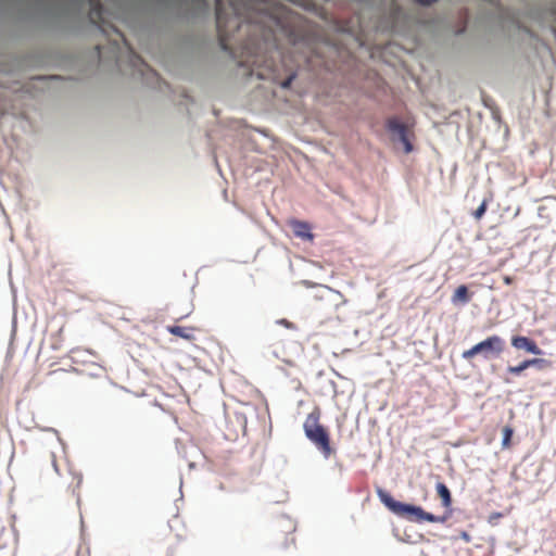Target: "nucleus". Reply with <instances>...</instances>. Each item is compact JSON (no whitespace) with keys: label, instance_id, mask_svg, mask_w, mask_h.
Returning <instances> with one entry per match:
<instances>
[{"label":"nucleus","instance_id":"1","mask_svg":"<svg viewBox=\"0 0 556 556\" xmlns=\"http://www.w3.org/2000/svg\"><path fill=\"white\" fill-rule=\"evenodd\" d=\"M215 14L219 45L225 51L230 49L231 31L239 30L243 23L264 26L275 39L281 36L294 47L304 39L301 17L265 0H216Z\"/></svg>","mask_w":556,"mask_h":556},{"label":"nucleus","instance_id":"2","mask_svg":"<svg viewBox=\"0 0 556 556\" xmlns=\"http://www.w3.org/2000/svg\"><path fill=\"white\" fill-rule=\"evenodd\" d=\"M252 60L247 59L241 63L247 64L251 67L250 74H255L260 79H271L274 81L279 83L282 88H289L296 77V72L293 68L288 70V76L279 80V75L277 70L274 66V62L271 59H266L264 56H260L257 53L251 55Z\"/></svg>","mask_w":556,"mask_h":556},{"label":"nucleus","instance_id":"3","mask_svg":"<svg viewBox=\"0 0 556 556\" xmlns=\"http://www.w3.org/2000/svg\"><path fill=\"white\" fill-rule=\"evenodd\" d=\"M378 495L380 501L395 515L404 517L410 521H429L438 522L439 517L425 511L419 506H414L395 501L388 492L379 490Z\"/></svg>","mask_w":556,"mask_h":556},{"label":"nucleus","instance_id":"4","mask_svg":"<svg viewBox=\"0 0 556 556\" xmlns=\"http://www.w3.org/2000/svg\"><path fill=\"white\" fill-rule=\"evenodd\" d=\"M321 412L315 407L306 417L303 428L307 439L320 451L331 452L328 430L319 422Z\"/></svg>","mask_w":556,"mask_h":556},{"label":"nucleus","instance_id":"5","mask_svg":"<svg viewBox=\"0 0 556 556\" xmlns=\"http://www.w3.org/2000/svg\"><path fill=\"white\" fill-rule=\"evenodd\" d=\"M505 350V341L500 336L493 334L483 341L475 344L469 350L463 352L462 357L466 361L472 359L476 355L481 354L485 359L498 357Z\"/></svg>","mask_w":556,"mask_h":556},{"label":"nucleus","instance_id":"6","mask_svg":"<svg viewBox=\"0 0 556 556\" xmlns=\"http://www.w3.org/2000/svg\"><path fill=\"white\" fill-rule=\"evenodd\" d=\"M511 345L517 350H526L527 352L535 354V355H539L542 353V351L540 350L538 344L533 340H531L527 337H522V336L513 337Z\"/></svg>","mask_w":556,"mask_h":556},{"label":"nucleus","instance_id":"7","mask_svg":"<svg viewBox=\"0 0 556 556\" xmlns=\"http://www.w3.org/2000/svg\"><path fill=\"white\" fill-rule=\"evenodd\" d=\"M290 227L295 237L312 241L314 236L311 232V226L306 222L293 219L290 222Z\"/></svg>","mask_w":556,"mask_h":556},{"label":"nucleus","instance_id":"8","mask_svg":"<svg viewBox=\"0 0 556 556\" xmlns=\"http://www.w3.org/2000/svg\"><path fill=\"white\" fill-rule=\"evenodd\" d=\"M546 363L547 362L543 358H531V359H526V361L521 362L517 366H509L507 368V370H508V372H510L513 375H520L523 370H526L527 368L532 367V366H535L538 368H543L546 365Z\"/></svg>","mask_w":556,"mask_h":556},{"label":"nucleus","instance_id":"9","mask_svg":"<svg viewBox=\"0 0 556 556\" xmlns=\"http://www.w3.org/2000/svg\"><path fill=\"white\" fill-rule=\"evenodd\" d=\"M166 330L169 333L186 339L188 341L194 340L193 331L195 330V328L193 327L167 326Z\"/></svg>","mask_w":556,"mask_h":556},{"label":"nucleus","instance_id":"10","mask_svg":"<svg viewBox=\"0 0 556 556\" xmlns=\"http://www.w3.org/2000/svg\"><path fill=\"white\" fill-rule=\"evenodd\" d=\"M387 127L391 132L396 134L399 139L407 135L406 125L400 122L396 117L389 118L387 122Z\"/></svg>","mask_w":556,"mask_h":556},{"label":"nucleus","instance_id":"11","mask_svg":"<svg viewBox=\"0 0 556 556\" xmlns=\"http://www.w3.org/2000/svg\"><path fill=\"white\" fill-rule=\"evenodd\" d=\"M471 300V294L468 291V288L465 285L458 286L452 295V302L454 304L457 303H468Z\"/></svg>","mask_w":556,"mask_h":556},{"label":"nucleus","instance_id":"12","mask_svg":"<svg viewBox=\"0 0 556 556\" xmlns=\"http://www.w3.org/2000/svg\"><path fill=\"white\" fill-rule=\"evenodd\" d=\"M89 18L97 23L102 18V4L99 0H90Z\"/></svg>","mask_w":556,"mask_h":556},{"label":"nucleus","instance_id":"13","mask_svg":"<svg viewBox=\"0 0 556 556\" xmlns=\"http://www.w3.org/2000/svg\"><path fill=\"white\" fill-rule=\"evenodd\" d=\"M437 491H438V495L442 500L443 506L448 507L452 503L451 492H450L448 488L444 483H438Z\"/></svg>","mask_w":556,"mask_h":556},{"label":"nucleus","instance_id":"14","mask_svg":"<svg viewBox=\"0 0 556 556\" xmlns=\"http://www.w3.org/2000/svg\"><path fill=\"white\" fill-rule=\"evenodd\" d=\"M514 434V429L509 426H505L503 428V440H502V446L503 448H509L510 447V440Z\"/></svg>","mask_w":556,"mask_h":556},{"label":"nucleus","instance_id":"15","mask_svg":"<svg viewBox=\"0 0 556 556\" xmlns=\"http://www.w3.org/2000/svg\"><path fill=\"white\" fill-rule=\"evenodd\" d=\"M486 208H488V201L483 200L482 203L477 207V210L473 211L472 216L478 220L481 219L482 216L485 214Z\"/></svg>","mask_w":556,"mask_h":556},{"label":"nucleus","instance_id":"16","mask_svg":"<svg viewBox=\"0 0 556 556\" xmlns=\"http://www.w3.org/2000/svg\"><path fill=\"white\" fill-rule=\"evenodd\" d=\"M283 525H286L287 532H289V533H291V532H293L295 530L294 523L289 518H281L278 521L277 526H283Z\"/></svg>","mask_w":556,"mask_h":556},{"label":"nucleus","instance_id":"17","mask_svg":"<svg viewBox=\"0 0 556 556\" xmlns=\"http://www.w3.org/2000/svg\"><path fill=\"white\" fill-rule=\"evenodd\" d=\"M401 142L404 144L405 147V152L406 153H409L412 150H413V146L412 143L409 142L408 138H407V135H405L403 138L400 139Z\"/></svg>","mask_w":556,"mask_h":556},{"label":"nucleus","instance_id":"18","mask_svg":"<svg viewBox=\"0 0 556 556\" xmlns=\"http://www.w3.org/2000/svg\"><path fill=\"white\" fill-rule=\"evenodd\" d=\"M277 323L288 329H292V330L296 329L295 325L293 323L289 321L288 319L282 318V319H279Z\"/></svg>","mask_w":556,"mask_h":556},{"label":"nucleus","instance_id":"19","mask_svg":"<svg viewBox=\"0 0 556 556\" xmlns=\"http://www.w3.org/2000/svg\"><path fill=\"white\" fill-rule=\"evenodd\" d=\"M132 62H134V65H140L141 67H146L148 68V65L143 62V60L137 55V54H134L132 55Z\"/></svg>","mask_w":556,"mask_h":556},{"label":"nucleus","instance_id":"20","mask_svg":"<svg viewBox=\"0 0 556 556\" xmlns=\"http://www.w3.org/2000/svg\"><path fill=\"white\" fill-rule=\"evenodd\" d=\"M503 280H504V282H505L506 285H511V283H513V281H514V278H513V277H510V276H504Z\"/></svg>","mask_w":556,"mask_h":556}]
</instances>
